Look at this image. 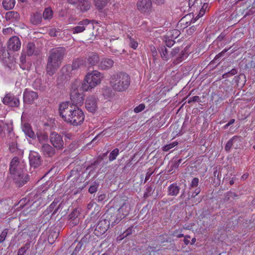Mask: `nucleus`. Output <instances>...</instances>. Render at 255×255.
<instances>
[{"label": "nucleus", "instance_id": "nucleus-1", "mask_svg": "<svg viewBox=\"0 0 255 255\" xmlns=\"http://www.w3.org/2000/svg\"><path fill=\"white\" fill-rule=\"evenodd\" d=\"M58 111L62 119L71 125H80L84 120L85 115L82 110L77 106L72 105L70 102L60 103Z\"/></svg>", "mask_w": 255, "mask_h": 255}, {"label": "nucleus", "instance_id": "nucleus-2", "mask_svg": "<svg viewBox=\"0 0 255 255\" xmlns=\"http://www.w3.org/2000/svg\"><path fill=\"white\" fill-rule=\"evenodd\" d=\"M66 53V48L63 47H56L50 50L46 68L47 74L52 76L56 72L60 67Z\"/></svg>", "mask_w": 255, "mask_h": 255}, {"label": "nucleus", "instance_id": "nucleus-3", "mask_svg": "<svg viewBox=\"0 0 255 255\" xmlns=\"http://www.w3.org/2000/svg\"><path fill=\"white\" fill-rule=\"evenodd\" d=\"M130 83V78L125 72H118L111 75L110 78V85L115 91H125L129 86Z\"/></svg>", "mask_w": 255, "mask_h": 255}, {"label": "nucleus", "instance_id": "nucleus-4", "mask_svg": "<svg viewBox=\"0 0 255 255\" xmlns=\"http://www.w3.org/2000/svg\"><path fill=\"white\" fill-rule=\"evenodd\" d=\"M104 78V74L97 70H94L91 73L87 74L84 80L81 83L83 91H88L101 82Z\"/></svg>", "mask_w": 255, "mask_h": 255}, {"label": "nucleus", "instance_id": "nucleus-5", "mask_svg": "<svg viewBox=\"0 0 255 255\" xmlns=\"http://www.w3.org/2000/svg\"><path fill=\"white\" fill-rule=\"evenodd\" d=\"M83 91L80 81L76 80L72 84L70 94L72 105L78 107L83 104L85 96Z\"/></svg>", "mask_w": 255, "mask_h": 255}, {"label": "nucleus", "instance_id": "nucleus-6", "mask_svg": "<svg viewBox=\"0 0 255 255\" xmlns=\"http://www.w3.org/2000/svg\"><path fill=\"white\" fill-rule=\"evenodd\" d=\"M118 201L121 206L117 212L125 218L129 214L130 211L132 206L131 200L127 196H123L120 197Z\"/></svg>", "mask_w": 255, "mask_h": 255}, {"label": "nucleus", "instance_id": "nucleus-7", "mask_svg": "<svg viewBox=\"0 0 255 255\" xmlns=\"http://www.w3.org/2000/svg\"><path fill=\"white\" fill-rule=\"evenodd\" d=\"M72 71L70 65H66L61 69L57 79V85L59 87L70 79Z\"/></svg>", "mask_w": 255, "mask_h": 255}, {"label": "nucleus", "instance_id": "nucleus-8", "mask_svg": "<svg viewBox=\"0 0 255 255\" xmlns=\"http://www.w3.org/2000/svg\"><path fill=\"white\" fill-rule=\"evenodd\" d=\"M49 140L52 145L57 150H61L64 148V143L63 138L57 132L55 131L51 132L49 135Z\"/></svg>", "mask_w": 255, "mask_h": 255}, {"label": "nucleus", "instance_id": "nucleus-9", "mask_svg": "<svg viewBox=\"0 0 255 255\" xmlns=\"http://www.w3.org/2000/svg\"><path fill=\"white\" fill-rule=\"evenodd\" d=\"M9 173L12 176L18 174H21L23 169L20 165L19 160L17 157H14L10 161L9 168Z\"/></svg>", "mask_w": 255, "mask_h": 255}, {"label": "nucleus", "instance_id": "nucleus-10", "mask_svg": "<svg viewBox=\"0 0 255 255\" xmlns=\"http://www.w3.org/2000/svg\"><path fill=\"white\" fill-rule=\"evenodd\" d=\"M98 99L95 96L91 95L87 97L85 101V108L90 113H94L98 109Z\"/></svg>", "mask_w": 255, "mask_h": 255}, {"label": "nucleus", "instance_id": "nucleus-11", "mask_svg": "<svg viewBox=\"0 0 255 255\" xmlns=\"http://www.w3.org/2000/svg\"><path fill=\"white\" fill-rule=\"evenodd\" d=\"M2 102L4 105L12 108L18 107L20 104L19 99L10 93L5 95Z\"/></svg>", "mask_w": 255, "mask_h": 255}, {"label": "nucleus", "instance_id": "nucleus-12", "mask_svg": "<svg viewBox=\"0 0 255 255\" xmlns=\"http://www.w3.org/2000/svg\"><path fill=\"white\" fill-rule=\"evenodd\" d=\"M38 98V94L37 92L30 90L27 88L24 90L23 94L24 103L28 105L32 104Z\"/></svg>", "mask_w": 255, "mask_h": 255}, {"label": "nucleus", "instance_id": "nucleus-13", "mask_svg": "<svg viewBox=\"0 0 255 255\" xmlns=\"http://www.w3.org/2000/svg\"><path fill=\"white\" fill-rule=\"evenodd\" d=\"M109 222L106 219H102L99 221L97 224L95 230L94 234L97 237H100L104 234L109 227Z\"/></svg>", "mask_w": 255, "mask_h": 255}, {"label": "nucleus", "instance_id": "nucleus-14", "mask_svg": "<svg viewBox=\"0 0 255 255\" xmlns=\"http://www.w3.org/2000/svg\"><path fill=\"white\" fill-rule=\"evenodd\" d=\"M28 158L30 166L34 168L40 166L43 162L41 155L36 151H31Z\"/></svg>", "mask_w": 255, "mask_h": 255}, {"label": "nucleus", "instance_id": "nucleus-15", "mask_svg": "<svg viewBox=\"0 0 255 255\" xmlns=\"http://www.w3.org/2000/svg\"><path fill=\"white\" fill-rule=\"evenodd\" d=\"M136 7L141 13H149L151 10L152 1L151 0H138Z\"/></svg>", "mask_w": 255, "mask_h": 255}, {"label": "nucleus", "instance_id": "nucleus-16", "mask_svg": "<svg viewBox=\"0 0 255 255\" xmlns=\"http://www.w3.org/2000/svg\"><path fill=\"white\" fill-rule=\"evenodd\" d=\"M13 180L16 186L20 187L26 184L29 179V175L23 173V171L21 172V174H16L12 176Z\"/></svg>", "mask_w": 255, "mask_h": 255}, {"label": "nucleus", "instance_id": "nucleus-17", "mask_svg": "<svg viewBox=\"0 0 255 255\" xmlns=\"http://www.w3.org/2000/svg\"><path fill=\"white\" fill-rule=\"evenodd\" d=\"M56 148L48 143H43L40 150L45 157L51 158L56 154Z\"/></svg>", "mask_w": 255, "mask_h": 255}, {"label": "nucleus", "instance_id": "nucleus-18", "mask_svg": "<svg viewBox=\"0 0 255 255\" xmlns=\"http://www.w3.org/2000/svg\"><path fill=\"white\" fill-rule=\"evenodd\" d=\"M114 64V61L111 58H102L98 65V69L100 70H108L112 68Z\"/></svg>", "mask_w": 255, "mask_h": 255}, {"label": "nucleus", "instance_id": "nucleus-19", "mask_svg": "<svg viewBox=\"0 0 255 255\" xmlns=\"http://www.w3.org/2000/svg\"><path fill=\"white\" fill-rule=\"evenodd\" d=\"M21 46V42L19 38L16 36H14L8 40L7 42V48L10 50L17 51Z\"/></svg>", "mask_w": 255, "mask_h": 255}, {"label": "nucleus", "instance_id": "nucleus-20", "mask_svg": "<svg viewBox=\"0 0 255 255\" xmlns=\"http://www.w3.org/2000/svg\"><path fill=\"white\" fill-rule=\"evenodd\" d=\"M86 62L91 66H95L99 64L100 62V57L96 52H89L86 56Z\"/></svg>", "mask_w": 255, "mask_h": 255}, {"label": "nucleus", "instance_id": "nucleus-21", "mask_svg": "<svg viewBox=\"0 0 255 255\" xmlns=\"http://www.w3.org/2000/svg\"><path fill=\"white\" fill-rule=\"evenodd\" d=\"M90 20L88 19H84L78 23V25L73 27L71 31L73 34L79 33L83 32L85 30V26L88 25Z\"/></svg>", "mask_w": 255, "mask_h": 255}, {"label": "nucleus", "instance_id": "nucleus-22", "mask_svg": "<svg viewBox=\"0 0 255 255\" xmlns=\"http://www.w3.org/2000/svg\"><path fill=\"white\" fill-rule=\"evenodd\" d=\"M81 209L77 208H74L71 213L68 215L69 220L71 221L73 226L77 225L79 222L78 217L80 215Z\"/></svg>", "mask_w": 255, "mask_h": 255}, {"label": "nucleus", "instance_id": "nucleus-23", "mask_svg": "<svg viewBox=\"0 0 255 255\" xmlns=\"http://www.w3.org/2000/svg\"><path fill=\"white\" fill-rule=\"evenodd\" d=\"M7 127V137L6 138V143L17 141V136L15 135L13 131V127L12 124H6Z\"/></svg>", "mask_w": 255, "mask_h": 255}, {"label": "nucleus", "instance_id": "nucleus-24", "mask_svg": "<svg viewBox=\"0 0 255 255\" xmlns=\"http://www.w3.org/2000/svg\"><path fill=\"white\" fill-rule=\"evenodd\" d=\"M32 88L36 90L40 91H45L47 90V86L42 83V80L40 78L36 79L32 84Z\"/></svg>", "mask_w": 255, "mask_h": 255}, {"label": "nucleus", "instance_id": "nucleus-25", "mask_svg": "<svg viewBox=\"0 0 255 255\" xmlns=\"http://www.w3.org/2000/svg\"><path fill=\"white\" fill-rule=\"evenodd\" d=\"M5 18L6 21H17L20 19V15L16 11H9L6 12Z\"/></svg>", "mask_w": 255, "mask_h": 255}, {"label": "nucleus", "instance_id": "nucleus-26", "mask_svg": "<svg viewBox=\"0 0 255 255\" xmlns=\"http://www.w3.org/2000/svg\"><path fill=\"white\" fill-rule=\"evenodd\" d=\"M22 130L25 135L32 139L36 138V134L32 130L31 126L28 123L24 124L22 126Z\"/></svg>", "mask_w": 255, "mask_h": 255}, {"label": "nucleus", "instance_id": "nucleus-27", "mask_svg": "<svg viewBox=\"0 0 255 255\" xmlns=\"http://www.w3.org/2000/svg\"><path fill=\"white\" fill-rule=\"evenodd\" d=\"M180 190L176 183H173L168 187V195L172 196H177Z\"/></svg>", "mask_w": 255, "mask_h": 255}, {"label": "nucleus", "instance_id": "nucleus-28", "mask_svg": "<svg viewBox=\"0 0 255 255\" xmlns=\"http://www.w3.org/2000/svg\"><path fill=\"white\" fill-rule=\"evenodd\" d=\"M236 142H241V137L240 136L237 135L233 136L226 143L225 147V150L227 152L230 151L231 147L233 146L234 143Z\"/></svg>", "mask_w": 255, "mask_h": 255}, {"label": "nucleus", "instance_id": "nucleus-29", "mask_svg": "<svg viewBox=\"0 0 255 255\" xmlns=\"http://www.w3.org/2000/svg\"><path fill=\"white\" fill-rule=\"evenodd\" d=\"M107 219L106 220H108V222H109V226L111 225V226L113 227L115 226V219L118 217V212H116L114 213H112L111 211H109L108 212H107Z\"/></svg>", "mask_w": 255, "mask_h": 255}, {"label": "nucleus", "instance_id": "nucleus-30", "mask_svg": "<svg viewBox=\"0 0 255 255\" xmlns=\"http://www.w3.org/2000/svg\"><path fill=\"white\" fill-rule=\"evenodd\" d=\"M42 19L41 14L38 12L33 13L31 15L30 22L33 25L40 24L42 21Z\"/></svg>", "mask_w": 255, "mask_h": 255}, {"label": "nucleus", "instance_id": "nucleus-31", "mask_svg": "<svg viewBox=\"0 0 255 255\" xmlns=\"http://www.w3.org/2000/svg\"><path fill=\"white\" fill-rule=\"evenodd\" d=\"M134 228L133 226H131L128 228L126 231H125L122 234L120 235L117 237V240L119 241H121L125 238H127L129 235H131L132 233H134Z\"/></svg>", "mask_w": 255, "mask_h": 255}, {"label": "nucleus", "instance_id": "nucleus-32", "mask_svg": "<svg viewBox=\"0 0 255 255\" xmlns=\"http://www.w3.org/2000/svg\"><path fill=\"white\" fill-rule=\"evenodd\" d=\"M158 51L160 54L162 59L164 61H168L170 57V54L168 53L167 49L165 46L160 47Z\"/></svg>", "mask_w": 255, "mask_h": 255}, {"label": "nucleus", "instance_id": "nucleus-33", "mask_svg": "<svg viewBox=\"0 0 255 255\" xmlns=\"http://www.w3.org/2000/svg\"><path fill=\"white\" fill-rule=\"evenodd\" d=\"M15 4V0H3L2 5L4 9L8 10L12 9Z\"/></svg>", "mask_w": 255, "mask_h": 255}, {"label": "nucleus", "instance_id": "nucleus-34", "mask_svg": "<svg viewBox=\"0 0 255 255\" xmlns=\"http://www.w3.org/2000/svg\"><path fill=\"white\" fill-rule=\"evenodd\" d=\"M110 0H94L95 5L98 10H102L107 6Z\"/></svg>", "mask_w": 255, "mask_h": 255}, {"label": "nucleus", "instance_id": "nucleus-35", "mask_svg": "<svg viewBox=\"0 0 255 255\" xmlns=\"http://www.w3.org/2000/svg\"><path fill=\"white\" fill-rule=\"evenodd\" d=\"M99 186L100 182L99 180L92 182L91 183L88 191L91 194L94 193L98 191Z\"/></svg>", "mask_w": 255, "mask_h": 255}, {"label": "nucleus", "instance_id": "nucleus-36", "mask_svg": "<svg viewBox=\"0 0 255 255\" xmlns=\"http://www.w3.org/2000/svg\"><path fill=\"white\" fill-rule=\"evenodd\" d=\"M79 7L82 12L87 11L90 9L91 2L89 0H85V1H83L81 4L79 6Z\"/></svg>", "mask_w": 255, "mask_h": 255}, {"label": "nucleus", "instance_id": "nucleus-37", "mask_svg": "<svg viewBox=\"0 0 255 255\" xmlns=\"http://www.w3.org/2000/svg\"><path fill=\"white\" fill-rule=\"evenodd\" d=\"M43 17L44 19H50L53 17V11L50 7L45 8L43 12Z\"/></svg>", "mask_w": 255, "mask_h": 255}, {"label": "nucleus", "instance_id": "nucleus-38", "mask_svg": "<svg viewBox=\"0 0 255 255\" xmlns=\"http://www.w3.org/2000/svg\"><path fill=\"white\" fill-rule=\"evenodd\" d=\"M31 242L29 241L25 243L18 251L17 255H24L26 251L30 248Z\"/></svg>", "mask_w": 255, "mask_h": 255}, {"label": "nucleus", "instance_id": "nucleus-39", "mask_svg": "<svg viewBox=\"0 0 255 255\" xmlns=\"http://www.w3.org/2000/svg\"><path fill=\"white\" fill-rule=\"evenodd\" d=\"M235 81L236 83L239 85V84H241V85L244 86L246 81V76L244 74H240L238 76H236L235 77Z\"/></svg>", "mask_w": 255, "mask_h": 255}, {"label": "nucleus", "instance_id": "nucleus-40", "mask_svg": "<svg viewBox=\"0 0 255 255\" xmlns=\"http://www.w3.org/2000/svg\"><path fill=\"white\" fill-rule=\"evenodd\" d=\"M35 51V44L33 42H29L27 45L26 53L29 56H32Z\"/></svg>", "mask_w": 255, "mask_h": 255}, {"label": "nucleus", "instance_id": "nucleus-41", "mask_svg": "<svg viewBox=\"0 0 255 255\" xmlns=\"http://www.w3.org/2000/svg\"><path fill=\"white\" fill-rule=\"evenodd\" d=\"M58 203V201H56L55 200H54L52 203L50 204L49 208L47 209L49 212H52L53 211V214L56 213L58 210H59L60 204L58 205L57 207L56 208V206Z\"/></svg>", "mask_w": 255, "mask_h": 255}, {"label": "nucleus", "instance_id": "nucleus-42", "mask_svg": "<svg viewBox=\"0 0 255 255\" xmlns=\"http://www.w3.org/2000/svg\"><path fill=\"white\" fill-rule=\"evenodd\" d=\"M180 34V32L179 30L177 29H173L168 32L166 36L174 40L177 38Z\"/></svg>", "mask_w": 255, "mask_h": 255}, {"label": "nucleus", "instance_id": "nucleus-43", "mask_svg": "<svg viewBox=\"0 0 255 255\" xmlns=\"http://www.w3.org/2000/svg\"><path fill=\"white\" fill-rule=\"evenodd\" d=\"M59 236V232L56 231H52L48 237V241L49 243L52 244Z\"/></svg>", "mask_w": 255, "mask_h": 255}, {"label": "nucleus", "instance_id": "nucleus-44", "mask_svg": "<svg viewBox=\"0 0 255 255\" xmlns=\"http://www.w3.org/2000/svg\"><path fill=\"white\" fill-rule=\"evenodd\" d=\"M119 153V149L118 148H115L110 153L109 156V160L110 161H112L116 159L117 156Z\"/></svg>", "mask_w": 255, "mask_h": 255}, {"label": "nucleus", "instance_id": "nucleus-45", "mask_svg": "<svg viewBox=\"0 0 255 255\" xmlns=\"http://www.w3.org/2000/svg\"><path fill=\"white\" fill-rule=\"evenodd\" d=\"M184 55L185 52L183 51H182L177 55V57L173 60V63L174 65L179 64L183 60Z\"/></svg>", "mask_w": 255, "mask_h": 255}, {"label": "nucleus", "instance_id": "nucleus-46", "mask_svg": "<svg viewBox=\"0 0 255 255\" xmlns=\"http://www.w3.org/2000/svg\"><path fill=\"white\" fill-rule=\"evenodd\" d=\"M178 142L177 141L172 142L168 144H166L162 147V150L164 151H167L169 149L172 148L175 146L178 145Z\"/></svg>", "mask_w": 255, "mask_h": 255}, {"label": "nucleus", "instance_id": "nucleus-47", "mask_svg": "<svg viewBox=\"0 0 255 255\" xmlns=\"http://www.w3.org/2000/svg\"><path fill=\"white\" fill-rule=\"evenodd\" d=\"M103 94L106 99H108L112 96L113 91L110 88H106L104 90Z\"/></svg>", "mask_w": 255, "mask_h": 255}, {"label": "nucleus", "instance_id": "nucleus-48", "mask_svg": "<svg viewBox=\"0 0 255 255\" xmlns=\"http://www.w3.org/2000/svg\"><path fill=\"white\" fill-rule=\"evenodd\" d=\"M91 238V236L89 234H86L79 242L83 246L86 245L89 243Z\"/></svg>", "mask_w": 255, "mask_h": 255}, {"label": "nucleus", "instance_id": "nucleus-49", "mask_svg": "<svg viewBox=\"0 0 255 255\" xmlns=\"http://www.w3.org/2000/svg\"><path fill=\"white\" fill-rule=\"evenodd\" d=\"M81 64V63L80 60H79L78 59L74 60L72 62V65H71V70H74L78 69L80 67Z\"/></svg>", "mask_w": 255, "mask_h": 255}, {"label": "nucleus", "instance_id": "nucleus-50", "mask_svg": "<svg viewBox=\"0 0 255 255\" xmlns=\"http://www.w3.org/2000/svg\"><path fill=\"white\" fill-rule=\"evenodd\" d=\"M164 39L166 46L168 47H171L175 43L173 39L168 38L166 36L164 37Z\"/></svg>", "mask_w": 255, "mask_h": 255}, {"label": "nucleus", "instance_id": "nucleus-51", "mask_svg": "<svg viewBox=\"0 0 255 255\" xmlns=\"http://www.w3.org/2000/svg\"><path fill=\"white\" fill-rule=\"evenodd\" d=\"M9 145V149L11 152H14L17 148V141L7 143Z\"/></svg>", "mask_w": 255, "mask_h": 255}, {"label": "nucleus", "instance_id": "nucleus-52", "mask_svg": "<svg viewBox=\"0 0 255 255\" xmlns=\"http://www.w3.org/2000/svg\"><path fill=\"white\" fill-rule=\"evenodd\" d=\"M37 138L40 143H42L44 141H47L48 139V136L46 134L41 133L37 135Z\"/></svg>", "mask_w": 255, "mask_h": 255}, {"label": "nucleus", "instance_id": "nucleus-53", "mask_svg": "<svg viewBox=\"0 0 255 255\" xmlns=\"http://www.w3.org/2000/svg\"><path fill=\"white\" fill-rule=\"evenodd\" d=\"M8 233V229H5L3 230V231L1 232V233L0 235V243H3Z\"/></svg>", "mask_w": 255, "mask_h": 255}, {"label": "nucleus", "instance_id": "nucleus-54", "mask_svg": "<svg viewBox=\"0 0 255 255\" xmlns=\"http://www.w3.org/2000/svg\"><path fill=\"white\" fill-rule=\"evenodd\" d=\"M129 46L132 48L135 49L137 46H138V43L136 41H135L134 39L131 38V36L129 37Z\"/></svg>", "mask_w": 255, "mask_h": 255}, {"label": "nucleus", "instance_id": "nucleus-55", "mask_svg": "<svg viewBox=\"0 0 255 255\" xmlns=\"http://www.w3.org/2000/svg\"><path fill=\"white\" fill-rule=\"evenodd\" d=\"M205 11L201 9L196 17L192 18V19L191 20L190 23H195L200 17L202 16L205 14Z\"/></svg>", "mask_w": 255, "mask_h": 255}, {"label": "nucleus", "instance_id": "nucleus-56", "mask_svg": "<svg viewBox=\"0 0 255 255\" xmlns=\"http://www.w3.org/2000/svg\"><path fill=\"white\" fill-rule=\"evenodd\" d=\"M205 11L201 9L196 17L192 18V19L191 20L190 23H195L200 17L202 16L205 14Z\"/></svg>", "mask_w": 255, "mask_h": 255}, {"label": "nucleus", "instance_id": "nucleus-57", "mask_svg": "<svg viewBox=\"0 0 255 255\" xmlns=\"http://www.w3.org/2000/svg\"><path fill=\"white\" fill-rule=\"evenodd\" d=\"M205 11L201 9L196 17L192 18V19L191 20L190 23H195L200 17L202 16L205 14Z\"/></svg>", "mask_w": 255, "mask_h": 255}, {"label": "nucleus", "instance_id": "nucleus-58", "mask_svg": "<svg viewBox=\"0 0 255 255\" xmlns=\"http://www.w3.org/2000/svg\"><path fill=\"white\" fill-rule=\"evenodd\" d=\"M179 47H175L172 49L170 53V57H174L180 53Z\"/></svg>", "mask_w": 255, "mask_h": 255}, {"label": "nucleus", "instance_id": "nucleus-59", "mask_svg": "<svg viewBox=\"0 0 255 255\" xmlns=\"http://www.w3.org/2000/svg\"><path fill=\"white\" fill-rule=\"evenodd\" d=\"M199 179L197 177L194 178L189 186V189H191L192 188L196 187L198 185Z\"/></svg>", "mask_w": 255, "mask_h": 255}, {"label": "nucleus", "instance_id": "nucleus-60", "mask_svg": "<svg viewBox=\"0 0 255 255\" xmlns=\"http://www.w3.org/2000/svg\"><path fill=\"white\" fill-rule=\"evenodd\" d=\"M201 192V189L200 188H197L195 190L191 193V194H189L188 198H194L197 195H198Z\"/></svg>", "mask_w": 255, "mask_h": 255}, {"label": "nucleus", "instance_id": "nucleus-61", "mask_svg": "<svg viewBox=\"0 0 255 255\" xmlns=\"http://www.w3.org/2000/svg\"><path fill=\"white\" fill-rule=\"evenodd\" d=\"M83 245L79 242L77 246L75 247L74 251L73 252L72 255H76L81 250Z\"/></svg>", "mask_w": 255, "mask_h": 255}, {"label": "nucleus", "instance_id": "nucleus-62", "mask_svg": "<svg viewBox=\"0 0 255 255\" xmlns=\"http://www.w3.org/2000/svg\"><path fill=\"white\" fill-rule=\"evenodd\" d=\"M145 108V105L143 104H140L134 109V112L136 113H139L143 111Z\"/></svg>", "mask_w": 255, "mask_h": 255}, {"label": "nucleus", "instance_id": "nucleus-63", "mask_svg": "<svg viewBox=\"0 0 255 255\" xmlns=\"http://www.w3.org/2000/svg\"><path fill=\"white\" fill-rule=\"evenodd\" d=\"M100 163V162H99V161H98L97 159L96 160H95L93 163H92V164H91L90 165H88L87 168H86V170H89V169H90L91 168H95L98 165H99V164Z\"/></svg>", "mask_w": 255, "mask_h": 255}, {"label": "nucleus", "instance_id": "nucleus-64", "mask_svg": "<svg viewBox=\"0 0 255 255\" xmlns=\"http://www.w3.org/2000/svg\"><path fill=\"white\" fill-rule=\"evenodd\" d=\"M153 188L151 186H148L146 189V191L144 194V197H148L152 193Z\"/></svg>", "mask_w": 255, "mask_h": 255}]
</instances>
